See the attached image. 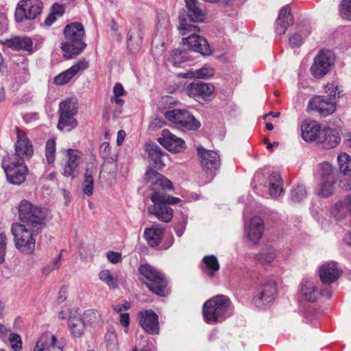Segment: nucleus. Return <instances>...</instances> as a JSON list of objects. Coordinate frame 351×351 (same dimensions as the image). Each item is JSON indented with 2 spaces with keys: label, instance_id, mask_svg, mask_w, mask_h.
<instances>
[{
  "label": "nucleus",
  "instance_id": "nucleus-1",
  "mask_svg": "<svg viewBox=\"0 0 351 351\" xmlns=\"http://www.w3.org/2000/svg\"><path fill=\"white\" fill-rule=\"evenodd\" d=\"M185 9L179 14L178 31L182 36L191 32H199V27L194 25L195 22H202L206 12L198 0H184Z\"/></svg>",
  "mask_w": 351,
  "mask_h": 351
},
{
  "label": "nucleus",
  "instance_id": "nucleus-2",
  "mask_svg": "<svg viewBox=\"0 0 351 351\" xmlns=\"http://www.w3.org/2000/svg\"><path fill=\"white\" fill-rule=\"evenodd\" d=\"M231 302L228 296L217 295L206 301L202 313L204 321L208 324L221 322L232 314Z\"/></svg>",
  "mask_w": 351,
  "mask_h": 351
},
{
  "label": "nucleus",
  "instance_id": "nucleus-3",
  "mask_svg": "<svg viewBox=\"0 0 351 351\" xmlns=\"http://www.w3.org/2000/svg\"><path fill=\"white\" fill-rule=\"evenodd\" d=\"M65 41L61 49L66 58L69 59L80 54L86 47L84 40V29L80 23H72L64 27Z\"/></svg>",
  "mask_w": 351,
  "mask_h": 351
},
{
  "label": "nucleus",
  "instance_id": "nucleus-4",
  "mask_svg": "<svg viewBox=\"0 0 351 351\" xmlns=\"http://www.w3.org/2000/svg\"><path fill=\"white\" fill-rule=\"evenodd\" d=\"M36 229L21 225V223H12L11 232L14 237V245L21 252L27 255H31L34 252L36 237L43 230Z\"/></svg>",
  "mask_w": 351,
  "mask_h": 351
},
{
  "label": "nucleus",
  "instance_id": "nucleus-5",
  "mask_svg": "<svg viewBox=\"0 0 351 351\" xmlns=\"http://www.w3.org/2000/svg\"><path fill=\"white\" fill-rule=\"evenodd\" d=\"M18 210L21 225L36 228V230H43L46 226L47 212L45 209L24 199L21 202Z\"/></svg>",
  "mask_w": 351,
  "mask_h": 351
},
{
  "label": "nucleus",
  "instance_id": "nucleus-6",
  "mask_svg": "<svg viewBox=\"0 0 351 351\" xmlns=\"http://www.w3.org/2000/svg\"><path fill=\"white\" fill-rule=\"evenodd\" d=\"M154 205L148 208V213L155 215L160 221L168 223L173 217V209L169 205L181 202L178 197H173L164 192L156 191L151 195Z\"/></svg>",
  "mask_w": 351,
  "mask_h": 351
},
{
  "label": "nucleus",
  "instance_id": "nucleus-7",
  "mask_svg": "<svg viewBox=\"0 0 351 351\" xmlns=\"http://www.w3.org/2000/svg\"><path fill=\"white\" fill-rule=\"evenodd\" d=\"M138 271L145 278L142 280L152 292L160 296L167 295V281L162 273L147 264L140 265Z\"/></svg>",
  "mask_w": 351,
  "mask_h": 351
},
{
  "label": "nucleus",
  "instance_id": "nucleus-8",
  "mask_svg": "<svg viewBox=\"0 0 351 351\" xmlns=\"http://www.w3.org/2000/svg\"><path fill=\"white\" fill-rule=\"evenodd\" d=\"M25 160L4 157L2 161L8 181L13 184L19 185L23 183L27 173V168Z\"/></svg>",
  "mask_w": 351,
  "mask_h": 351
},
{
  "label": "nucleus",
  "instance_id": "nucleus-9",
  "mask_svg": "<svg viewBox=\"0 0 351 351\" xmlns=\"http://www.w3.org/2000/svg\"><path fill=\"white\" fill-rule=\"evenodd\" d=\"M165 117L170 122L179 125L189 130H196L201 123L187 110L174 109L165 112Z\"/></svg>",
  "mask_w": 351,
  "mask_h": 351
},
{
  "label": "nucleus",
  "instance_id": "nucleus-10",
  "mask_svg": "<svg viewBox=\"0 0 351 351\" xmlns=\"http://www.w3.org/2000/svg\"><path fill=\"white\" fill-rule=\"evenodd\" d=\"M42 10L43 2L40 0H21L16 8V20L22 22L25 20L34 19L41 13Z\"/></svg>",
  "mask_w": 351,
  "mask_h": 351
},
{
  "label": "nucleus",
  "instance_id": "nucleus-11",
  "mask_svg": "<svg viewBox=\"0 0 351 351\" xmlns=\"http://www.w3.org/2000/svg\"><path fill=\"white\" fill-rule=\"evenodd\" d=\"M214 90L213 84L201 81H194L189 84L185 88L186 94L200 104L210 101Z\"/></svg>",
  "mask_w": 351,
  "mask_h": 351
},
{
  "label": "nucleus",
  "instance_id": "nucleus-12",
  "mask_svg": "<svg viewBox=\"0 0 351 351\" xmlns=\"http://www.w3.org/2000/svg\"><path fill=\"white\" fill-rule=\"evenodd\" d=\"M15 130L16 141L14 144V153L8 154L6 157L25 160L29 159L34 154L32 144L23 131L21 130L18 127L15 128Z\"/></svg>",
  "mask_w": 351,
  "mask_h": 351
},
{
  "label": "nucleus",
  "instance_id": "nucleus-13",
  "mask_svg": "<svg viewBox=\"0 0 351 351\" xmlns=\"http://www.w3.org/2000/svg\"><path fill=\"white\" fill-rule=\"evenodd\" d=\"M197 150L204 171L208 175L213 177L221 165L220 156L218 152L206 149L202 146L198 147Z\"/></svg>",
  "mask_w": 351,
  "mask_h": 351
},
{
  "label": "nucleus",
  "instance_id": "nucleus-14",
  "mask_svg": "<svg viewBox=\"0 0 351 351\" xmlns=\"http://www.w3.org/2000/svg\"><path fill=\"white\" fill-rule=\"evenodd\" d=\"M333 64V57L330 51H320L315 58L314 63L311 67L312 75L316 78H321L330 70Z\"/></svg>",
  "mask_w": 351,
  "mask_h": 351
},
{
  "label": "nucleus",
  "instance_id": "nucleus-15",
  "mask_svg": "<svg viewBox=\"0 0 351 351\" xmlns=\"http://www.w3.org/2000/svg\"><path fill=\"white\" fill-rule=\"evenodd\" d=\"M336 101L332 98L326 96H316L312 98L308 107L313 111L318 112L322 117L332 114L336 110Z\"/></svg>",
  "mask_w": 351,
  "mask_h": 351
},
{
  "label": "nucleus",
  "instance_id": "nucleus-16",
  "mask_svg": "<svg viewBox=\"0 0 351 351\" xmlns=\"http://www.w3.org/2000/svg\"><path fill=\"white\" fill-rule=\"evenodd\" d=\"M277 293L276 283L269 281L265 283L254 298V302L257 306L270 305Z\"/></svg>",
  "mask_w": 351,
  "mask_h": 351
},
{
  "label": "nucleus",
  "instance_id": "nucleus-17",
  "mask_svg": "<svg viewBox=\"0 0 351 351\" xmlns=\"http://www.w3.org/2000/svg\"><path fill=\"white\" fill-rule=\"evenodd\" d=\"M196 32H189L190 36L182 38V43L188 44L189 49L203 56H209L211 53V50L208 43L204 38L196 34Z\"/></svg>",
  "mask_w": 351,
  "mask_h": 351
},
{
  "label": "nucleus",
  "instance_id": "nucleus-18",
  "mask_svg": "<svg viewBox=\"0 0 351 351\" xmlns=\"http://www.w3.org/2000/svg\"><path fill=\"white\" fill-rule=\"evenodd\" d=\"M162 136V137L158 138V141L169 151L178 153L184 149V141L181 138L173 134L169 130H163Z\"/></svg>",
  "mask_w": 351,
  "mask_h": 351
},
{
  "label": "nucleus",
  "instance_id": "nucleus-19",
  "mask_svg": "<svg viewBox=\"0 0 351 351\" xmlns=\"http://www.w3.org/2000/svg\"><path fill=\"white\" fill-rule=\"evenodd\" d=\"M141 326L149 334L156 335L159 332L158 315L152 310L141 311L138 314Z\"/></svg>",
  "mask_w": 351,
  "mask_h": 351
},
{
  "label": "nucleus",
  "instance_id": "nucleus-20",
  "mask_svg": "<svg viewBox=\"0 0 351 351\" xmlns=\"http://www.w3.org/2000/svg\"><path fill=\"white\" fill-rule=\"evenodd\" d=\"M341 274L337 263L330 261L322 265L319 269V277L322 282L330 285L337 281Z\"/></svg>",
  "mask_w": 351,
  "mask_h": 351
},
{
  "label": "nucleus",
  "instance_id": "nucleus-21",
  "mask_svg": "<svg viewBox=\"0 0 351 351\" xmlns=\"http://www.w3.org/2000/svg\"><path fill=\"white\" fill-rule=\"evenodd\" d=\"M341 141L339 131L334 128H325L322 130L317 139V143L324 148L332 149L336 147Z\"/></svg>",
  "mask_w": 351,
  "mask_h": 351
},
{
  "label": "nucleus",
  "instance_id": "nucleus-22",
  "mask_svg": "<svg viewBox=\"0 0 351 351\" xmlns=\"http://www.w3.org/2000/svg\"><path fill=\"white\" fill-rule=\"evenodd\" d=\"M34 351H62V349L56 337L50 332H46L38 339Z\"/></svg>",
  "mask_w": 351,
  "mask_h": 351
},
{
  "label": "nucleus",
  "instance_id": "nucleus-23",
  "mask_svg": "<svg viewBox=\"0 0 351 351\" xmlns=\"http://www.w3.org/2000/svg\"><path fill=\"white\" fill-rule=\"evenodd\" d=\"M301 293L304 298L310 302H315L320 295L330 298L331 293L329 290L319 291L315 282L311 280H305L301 284Z\"/></svg>",
  "mask_w": 351,
  "mask_h": 351
},
{
  "label": "nucleus",
  "instance_id": "nucleus-24",
  "mask_svg": "<svg viewBox=\"0 0 351 351\" xmlns=\"http://www.w3.org/2000/svg\"><path fill=\"white\" fill-rule=\"evenodd\" d=\"M88 63L85 60H80L67 70L60 73L54 78V83L57 85H64L71 81L80 71L86 69Z\"/></svg>",
  "mask_w": 351,
  "mask_h": 351
},
{
  "label": "nucleus",
  "instance_id": "nucleus-25",
  "mask_svg": "<svg viewBox=\"0 0 351 351\" xmlns=\"http://www.w3.org/2000/svg\"><path fill=\"white\" fill-rule=\"evenodd\" d=\"M293 23V16L289 5L283 6L280 10L278 19L276 23V32L282 36L285 34L287 28Z\"/></svg>",
  "mask_w": 351,
  "mask_h": 351
},
{
  "label": "nucleus",
  "instance_id": "nucleus-26",
  "mask_svg": "<svg viewBox=\"0 0 351 351\" xmlns=\"http://www.w3.org/2000/svg\"><path fill=\"white\" fill-rule=\"evenodd\" d=\"M264 230V222L261 217L255 216L252 218L246 230L249 240L254 244L258 243L263 236Z\"/></svg>",
  "mask_w": 351,
  "mask_h": 351
},
{
  "label": "nucleus",
  "instance_id": "nucleus-27",
  "mask_svg": "<svg viewBox=\"0 0 351 351\" xmlns=\"http://www.w3.org/2000/svg\"><path fill=\"white\" fill-rule=\"evenodd\" d=\"M321 131L319 125L314 121L305 120L301 125L302 137L305 141L317 142Z\"/></svg>",
  "mask_w": 351,
  "mask_h": 351
},
{
  "label": "nucleus",
  "instance_id": "nucleus-28",
  "mask_svg": "<svg viewBox=\"0 0 351 351\" xmlns=\"http://www.w3.org/2000/svg\"><path fill=\"white\" fill-rule=\"evenodd\" d=\"M143 29L140 25L133 26L129 31L127 43L129 50L134 53L138 50L143 42Z\"/></svg>",
  "mask_w": 351,
  "mask_h": 351
},
{
  "label": "nucleus",
  "instance_id": "nucleus-29",
  "mask_svg": "<svg viewBox=\"0 0 351 351\" xmlns=\"http://www.w3.org/2000/svg\"><path fill=\"white\" fill-rule=\"evenodd\" d=\"M145 175L152 184L158 186L162 190L173 189L172 182L152 168H149Z\"/></svg>",
  "mask_w": 351,
  "mask_h": 351
},
{
  "label": "nucleus",
  "instance_id": "nucleus-30",
  "mask_svg": "<svg viewBox=\"0 0 351 351\" xmlns=\"http://www.w3.org/2000/svg\"><path fill=\"white\" fill-rule=\"evenodd\" d=\"M145 151L149 154L150 164H152L154 168L160 169L165 166L162 160L165 153L158 145L154 143L146 144Z\"/></svg>",
  "mask_w": 351,
  "mask_h": 351
},
{
  "label": "nucleus",
  "instance_id": "nucleus-31",
  "mask_svg": "<svg viewBox=\"0 0 351 351\" xmlns=\"http://www.w3.org/2000/svg\"><path fill=\"white\" fill-rule=\"evenodd\" d=\"M7 46L14 50L25 51L28 53L33 51V41L27 36H16L6 41Z\"/></svg>",
  "mask_w": 351,
  "mask_h": 351
},
{
  "label": "nucleus",
  "instance_id": "nucleus-32",
  "mask_svg": "<svg viewBox=\"0 0 351 351\" xmlns=\"http://www.w3.org/2000/svg\"><path fill=\"white\" fill-rule=\"evenodd\" d=\"M164 229L158 226H153L152 228H146L144 231V237L150 247L157 246L163 236Z\"/></svg>",
  "mask_w": 351,
  "mask_h": 351
},
{
  "label": "nucleus",
  "instance_id": "nucleus-33",
  "mask_svg": "<svg viewBox=\"0 0 351 351\" xmlns=\"http://www.w3.org/2000/svg\"><path fill=\"white\" fill-rule=\"evenodd\" d=\"M204 264L202 269L210 278L215 276L216 273L219 270L220 266L217 258L214 255H206L202 259Z\"/></svg>",
  "mask_w": 351,
  "mask_h": 351
},
{
  "label": "nucleus",
  "instance_id": "nucleus-34",
  "mask_svg": "<svg viewBox=\"0 0 351 351\" xmlns=\"http://www.w3.org/2000/svg\"><path fill=\"white\" fill-rule=\"evenodd\" d=\"M277 256V251L272 246H266L262 248L258 253L254 256V259L263 265L271 263Z\"/></svg>",
  "mask_w": 351,
  "mask_h": 351
},
{
  "label": "nucleus",
  "instance_id": "nucleus-35",
  "mask_svg": "<svg viewBox=\"0 0 351 351\" xmlns=\"http://www.w3.org/2000/svg\"><path fill=\"white\" fill-rule=\"evenodd\" d=\"M269 193L271 197H278L282 191V180L278 173L273 172L268 178Z\"/></svg>",
  "mask_w": 351,
  "mask_h": 351
},
{
  "label": "nucleus",
  "instance_id": "nucleus-36",
  "mask_svg": "<svg viewBox=\"0 0 351 351\" xmlns=\"http://www.w3.org/2000/svg\"><path fill=\"white\" fill-rule=\"evenodd\" d=\"M59 120L58 128L60 130L70 131L77 125V121L75 118V115L61 112L58 111Z\"/></svg>",
  "mask_w": 351,
  "mask_h": 351
},
{
  "label": "nucleus",
  "instance_id": "nucleus-37",
  "mask_svg": "<svg viewBox=\"0 0 351 351\" xmlns=\"http://www.w3.org/2000/svg\"><path fill=\"white\" fill-rule=\"evenodd\" d=\"M68 325L71 334L75 337H81L84 332L85 324L80 316H71L68 320Z\"/></svg>",
  "mask_w": 351,
  "mask_h": 351
},
{
  "label": "nucleus",
  "instance_id": "nucleus-38",
  "mask_svg": "<svg viewBox=\"0 0 351 351\" xmlns=\"http://www.w3.org/2000/svg\"><path fill=\"white\" fill-rule=\"evenodd\" d=\"M59 112L76 115L78 111V101L75 97L68 98L59 104Z\"/></svg>",
  "mask_w": 351,
  "mask_h": 351
},
{
  "label": "nucleus",
  "instance_id": "nucleus-39",
  "mask_svg": "<svg viewBox=\"0 0 351 351\" xmlns=\"http://www.w3.org/2000/svg\"><path fill=\"white\" fill-rule=\"evenodd\" d=\"M337 162L341 173L351 178V156L346 152H341L337 156Z\"/></svg>",
  "mask_w": 351,
  "mask_h": 351
},
{
  "label": "nucleus",
  "instance_id": "nucleus-40",
  "mask_svg": "<svg viewBox=\"0 0 351 351\" xmlns=\"http://www.w3.org/2000/svg\"><path fill=\"white\" fill-rule=\"evenodd\" d=\"M94 173L95 171L93 169H87L84 174V179L82 183V191L84 194L88 196L92 195L93 193Z\"/></svg>",
  "mask_w": 351,
  "mask_h": 351
},
{
  "label": "nucleus",
  "instance_id": "nucleus-41",
  "mask_svg": "<svg viewBox=\"0 0 351 351\" xmlns=\"http://www.w3.org/2000/svg\"><path fill=\"white\" fill-rule=\"evenodd\" d=\"M99 278L111 289H115L119 286L117 277L113 276L108 269L101 271L99 274Z\"/></svg>",
  "mask_w": 351,
  "mask_h": 351
},
{
  "label": "nucleus",
  "instance_id": "nucleus-42",
  "mask_svg": "<svg viewBox=\"0 0 351 351\" xmlns=\"http://www.w3.org/2000/svg\"><path fill=\"white\" fill-rule=\"evenodd\" d=\"M335 180H322L320 187L317 191V195L323 197L330 196L334 191V184Z\"/></svg>",
  "mask_w": 351,
  "mask_h": 351
},
{
  "label": "nucleus",
  "instance_id": "nucleus-43",
  "mask_svg": "<svg viewBox=\"0 0 351 351\" xmlns=\"http://www.w3.org/2000/svg\"><path fill=\"white\" fill-rule=\"evenodd\" d=\"M319 170L322 180H336L332 167L330 163L324 162L319 164Z\"/></svg>",
  "mask_w": 351,
  "mask_h": 351
},
{
  "label": "nucleus",
  "instance_id": "nucleus-44",
  "mask_svg": "<svg viewBox=\"0 0 351 351\" xmlns=\"http://www.w3.org/2000/svg\"><path fill=\"white\" fill-rule=\"evenodd\" d=\"M56 142L53 139L47 141L45 145V156L48 163L51 164L56 158Z\"/></svg>",
  "mask_w": 351,
  "mask_h": 351
},
{
  "label": "nucleus",
  "instance_id": "nucleus-45",
  "mask_svg": "<svg viewBox=\"0 0 351 351\" xmlns=\"http://www.w3.org/2000/svg\"><path fill=\"white\" fill-rule=\"evenodd\" d=\"M306 196V191L303 185H298L291 191V198L293 202H299Z\"/></svg>",
  "mask_w": 351,
  "mask_h": 351
},
{
  "label": "nucleus",
  "instance_id": "nucleus-46",
  "mask_svg": "<svg viewBox=\"0 0 351 351\" xmlns=\"http://www.w3.org/2000/svg\"><path fill=\"white\" fill-rule=\"evenodd\" d=\"M113 94L114 96L112 97L111 100L117 104L122 105L123 104V100L121 99L120 97L125 95L126 92L121 83L115 84L113 88Z\"/></svg>",
  "mask_w": 351,
  "mask_h": 351
},
{
  "label": "nucleus",
  "instance_id": "nucleus-47",
  "mask_svg": "<svg viewBox=\"0 0 351 351\" xmlns=\"http://www.w3.org/2000/svg\"><path fill=\"white\" fill-rule=\"evenodd\" d=\"M214 75V70L210 67H202L191 72V77L195 78H208Z\"/></svg>",
  "mask_w": 351,
  "mask_h": 351
},
{
  "label": "nucleus",
  "instance_id": "nucleus-48",
  "mask_svg": "<svg viewBox=\"0 0 351 351\" xmlns=\"http://www.w3.org/2000/svg\"><path fill=\"white\" fill-rule=\"evenodd\" d=\"M9 341L11 348L14 351H20L22 349V340L19 335L16 333H10L9 336Z\"/></svg>",
  "mask_w": 351,
  "mask_h": 351
},
{
  "label": "nucleus",
  "instance_id": "nucleus-49",
  "mask_svg": "<svg viewBox=\"0 0 351 351\" xmlns=\"http://www.w3.org/2000/svg\"><path fill=\"white\" fill-rule=\"evenodd\" d=\"M341 15L351 21V0H343L340 5Z\"/></svg>",
  "mask_w": 351,
  "mask_h": 351
},
{
  "label": "nucleus",
  "instance_id": "nucleus-50",
  "mask_svg": "<svg viewBox=\"0 0 351 351\" xmlns=\"http://www.w3.org/2000/svg\"><path fill=\"white\" fill-rule=\"evenodd\" d=\"M184 52L180 49H176L173 51L169 61L174 66H178L180 63L182 62L185 59Z\"/></svg>",
  "mask_w": 351,
  "mask_h": 351
},
{
  "label": "nucleus",
  "instance_id": "nucleus-51",
  "mask_svg": "<svg viewBox=\"0 0 351 351\" xmlns=\"http://www.w3.org/2000/svg\"><path fill=\"white\" fill-rule=\"evenodd\" d=\"M100 315L97 311L89 309L84 313V319L89 324H94L99 322Z\"/></svg>",
  "mask_w": 351,
  "mask_h": 351
},
{
  "label": "nucleus",
  "instance_id": "nucleus-52",
  "mask_svg": "<svg viewBox=\"0 0 351 351\" xmlns=\"http://www.w3.org/2000/svg\"><path fill=\"white\" fill-rule=\"evenodd\" d=\"M8 239L4 232L0 233V265L5 262Z\"/></svg>",
  "mask_w": 351,
  "mask_h": 351
},
{
  "label": "nucleus",
  "instance_id": "nucleus-53",
  "mask_svg": "<svg viewBox=\"0 0 351 351\" xmlns=\"http://www.w3.org/2000/svg\"><path fill=\"white\" fill-rule=\"evenodd\" d=\"M326 92L328 94V98H332L335 101L336 97L340 96V90L339 86L334 82L328 83L326 86Z\"/></svg>",
  "mask_w": 351,
  "mask_h": 351
},
{
  "label": "nucleus",
  "instance_id": "nucleus-54",
  "mask_svg": "<svg viewBox=\"0 0 351 351\" xmlns=\"http://www.w3.org/2000/svg\"><path fill=\"white\" fill-rule=\"evenodd\" d=\"M107 347L110 350H115L117 348V335L114 332H108L106 335Z\"/></svg>",
  "mask_w": 351,
  "mask_h": 351
},
{
  "label": "nucleus",
  "instance_id": "nucleus-55",
  "mask_svg": "<svg viewBox=\"0 0 351 351\" xmlns=\"http://www.w3.org/2000/svg\"><path fill=\"white\" fill-rule=\"evenodd\" d=\"M77 166L78 163L66 162L64 166L63 175L65 177H71L73 179L75 177L74 173Z\"/></svg>",
  "mask_w": 351,
  "mask_h": 351
},
{
  "label": "nucleus",
  "instance_id": "nucleus-56",
  "mask_svg": "<svg viewBox=\"0 0 351 351\" xmlns=\"http://www.w3.org/2000/svg\"><path fill=\"white\" fill-rule=\"evenodd\" d=\"M82 153L77 149H70L68 150V160L71 163H78L77 160L80 158Z\"/></svg>",
  "mask_w": 351,
  "mask_h": 351
},
{
  "label": "nucleus",
  "instance_id": "nucleus-57",
  "mask_svg": "<svg viewBox=\"0 0 351 351\" xmlns=\"http://www.w3.org/2000/svg\"><path fill=\"white\" fill-rule=\"evenodd\" d=\"M289 41L292 47H298L302 43V38L299 34L295 33L290 36Z\"/></svg>",
  "mask_w": 351,
  "mask_h": 351
},
{
  "label": "nucleus",
  "instance_id": "nucleus-58",
  "mask_svg": "<svg viewBox=\"0 0 351 351\" xmlns=\"http://www.w3.org/2000/svg\"><path fill=\"white\" fill-rule=\"evenodd\" d=\"M106 256L108 260L113 264L121 262L122 259L121 253L113 251L108 252Z\"/></svg>",
  "mask_w": 351,
  "mask_h": 351
},
{
  "label": "nucleus",
  "instance_id": "nucleus-59",
  "mask_svg": "<svg viewBox=\"0 0 351 351\" xmlns=\"http://www.w3.org/2000/svg\"><path fill=\"white\" fill-rule=\"evenodd\" d=\"M110 150V144L108 142H104L99 148V154L103 158H107L108 157Z\"/></svg>",
  "mask_w": 351,
  "mask_h": 351
},
{
  "label": "nucleus",
  "instance_id": "nucleus-60",
  "mask_svg": "<svg viewBox=\"0 0 351 351\" xmlns=\"http://www.w3.org/2000/svg\"><path fill=\"white\" fill-rule=\"evenodd\" d=\"M60 258H61V254L58 255V256L57 257L53 266L49 265L43 269V270H42L43 274L45 275H48L53 269L58 268V267H59L58 262L60 261Z\"/></svg>",
  "mask_w": 351,
  "mask_h": 351
},
{
  "label": "nucleus",
  "instance_id": "nucleus-61",
  "mask_svg": "<svg viewBox=\"0 0 351 351\" xmlns=\"http://www.w3.org/2000/svg\"><path fill=\"white\" fill-rule=\"evenodd\" d=\"M64 12V8L62 5L55 3L52 6V12L55 15L62 16Z\"/></svg>",
  "mask_w": 351,
  "mask_h": 351
},
{
  "label": "nucleus",
  "instance_id": "nucleus-62",
  "mask_svg": "<svg viewBox=\"0 0 351 351\" xmlns=\"http://www.w3.org/2000/svg\"><path fill=\"white\" fill-rule=\"evenodd\" d=\"M130 308V303L128 302H125L123 304L120 305L113 306V309L114 311L118 313H121L123 311H126Z\"/></svg>",
  "mask_w": 351,
  "mask_h": 351
},
{
  "label": "nucleus",
  "instance_id": "nucleus-63",
  "mask_svg": "<svg viewBox=\"0 0 351 351\" xmlns=\"http://www.w3.org/2000/svg\"><path fill=\"white\" fill-rule=\"evenodd\" d=\"M120 323L123 326L128 327L130 324L129 313H122L120 315Z\"/></svg>",
  "mask_w": 351,
  "mask_h": 351
},
{
  "label": "nucleus",
  "instance_id": "nucleus-64",
  "mask_svg": "<svg viewBox=\"0 0 351 351\" xmlns=\"http://www.w3.org/2000/svg\"><path fill=\"white\" fill-rule=\"evenodd\" d=\"M66 299V289L62 287L58 293V296L57 298L58 303L63 302Z\"/></svg>",
  "mask_w": 351,
  "mask_h": 351
}]
</instances>
